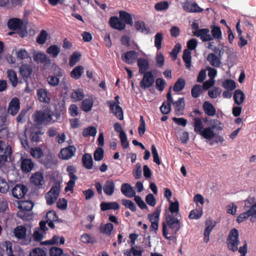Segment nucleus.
Masks as SVG:
<instances>
[{
	"mask_svg": "<svg viewBox=\"0 0 256 256\" xmlns=\"http://www.w3.org/2000/svg\"><path fill=\"white\" fill-rule=\"evenodd\" d=\"M120 18L124 21V23L130 26L133 25V21L132 16L126 11L120 10L119 12Z\"/></svg>",
	"mask_w": 256,
	"mask_h": 256,
	"instance_id": "c85d7f7f",
	"label": "nucleus"
},
{
	"mask_svg": "<svg viewBox=\"0 0 256 256\" xmlns=\"http://www.w3.org/2000/svg\"><path fill=\"white\" fill-rule=\"evenodd\" d=\"M114 229V226L111 222H108L105 224H101L100 226L99 230L100 233L110 236Z\"/></svg>",
	"mask_w": 256,
	"mask_h": 256,
	"instance_id": "f704fd0d",
	"label": "nucleus"
},
{
	"mask_svg": "<svg viewBox=\"0 0 256 256\" xmlns=\"http://www.w3.org/2000/svg\"><path fill=\"white\" fill-rule=\"evenodd\" d=\"M244 212L240 214L237 218L236 221L238 223H240L246 220L250 216H253L256 215V202L250 208Z\"/></svg>",
	"mask_w": 256,
	"mask_h": 256,
	"instance_id": "f8f14e48",
	"label": "nucleus"
},
{
	"mask_svg": "<svg viewBox=\"0 0 256 256\" xmlns=\"http://www.w3.org/2000/svg\"><path fill=\"white\" fill-rule=\"evenodd\" d=\"M169 210L170 214H173L174 216H180L179 212V202L178 200L174 202L170 201Z\"/></svg>",
	"mask_w": 256,
	"mask_h": 256,
	"instance_id": "4c0bfd02",
	"label": "nucleus"
},
{
	"mask_svg": "<svg viewBox=\"0 0 256 256\" xmlns=\"http://www.w3.org/2000/svg\"><path fill=\"white\" fill-rule=\"evenodd\" d=\"M119 96H116L114 98L116 102L113 100L107 102V104L110 106V110L114 115L120 120L124 119V114L122 108L119 106Z\"/></svg>",
	"mask_w": 256,
	"mask_h": 256,
	"instance_id": "20e7f679",
	"label": "nucleus"
},
{
	"mask_svg": "<svg viewBox=\"0 0 256 256\" xmlns=\"http://www.w3.org/2000/svg\"><path fill=\"white\" fill-rule=\"evenodd\" d=\"M34 162L30 158H23L21 160L20 168L22 170L24 173L32 171L34 167Z\"/></svg>",
	"mask_w": 256,
	"mask_h": 256,
	"instance_id": "f3484780",
	"label": "nucleus"
},
{
	"mask_svg": "<svg viewBox=\"0 0 256 256\" xmlns=\"http://www.w3.org/2000/svg\"><path fill=\"white\" fill-rule=\"evenodd\" d=\"M169 4L167 1L160 2L154 5V8L157 11H162L167 10Z\"/></svg>",
	"mask_w": 256,
	"mask_h": 256,
	"instance_id": "0e129e2a",
	"label": "nucleus"
},
{
	"mask_svg": "<svg viewBox=\"0 0 256 256\" xmlns=\"http://www.w3.org/2000/svg\"><path fill=\"white\" fill-rule=\"evenodd\" d=\"M30 256H46V252L41 248H36L30 252Z\"/></svg>",
	"mask_w": 256,
	"mask_h": 256,
	"instance_id": "774afa93",
	"label": "nucleus"
},
{
	"mask_svg": "<svg viewBox=\"0 0 256 256\" xmlns=\"http://www.w3.org/2000/svg\"><path fill=\"white\" fill-rule=\"evenodd\" d=\"M31 155L39 160L42 158L44 152L40 148H32L30 150Z\"/></svg>",
	"mask_w": 256,
	"mask_h": 256,
	"instance_id": "e2e57ef3",
	"label": "nucleus"
},
{
	"mask_svg": "<svg viewBox=\"0 0 256 256\" xmlns=\"http://www.w3.org/2000/svg\"><path fill=\"white\" fill-rule=\"evenodd\" d=\"M109 24L112 28L119 30H123L126 28L125 24L120 20L118 17L114 16L110 18Z\"/></svg>",
	"mask_w": 256,
	"mask_h": 256,
	"instance_id": "6ab92c4d",
	"label": "nucleus"
},
{
	"mask_svg": "<svg viewBox=\"0 0 256 256\" xmlns=\"http://www.w3.org/2000/svg\"><path fill=\"white\" fill-rule=\"evenodd\" d=\"M185 85V80L182 78H179L175 82L173 87V90L176 92H180L184 88Z\"/></svg>",
	"mask_w": 256,
	"mask_h": 256,
	"instance_id": "603ef678",
	"label": "nucleus"
},
{
	"mask_svg": "<svg viewBox=\"0 0 256 256\" xmlns=\"http://www.w3.org/2000/svg\"><path fill=\"white\" fill-rule=\"evenodd\" d=\"M48 34L45 30H42L36 38V42L40 44L45 43L47 38Z\"/></svg>",
	"mask_w": 256,
	"mask_h": 256,
	"instance_id": "680f3d73",
	"label": "nucleus"
},
{
	"mask_svg": "<svg viewBox=\"0 0 256 256\" xmlns=\"http://www.w3.org/2000/svg\"><path fill=\"white\" fill-rule=\"evenodd\" d=\"M181 216H174L173 214H166V221L162 224V234L167 240H171L172 236L176 234L181 227Z\"/></svg>",
	"mask_w": 256,
	"mask_h": 256,
	"instance_id": "f257e3e1",
	"label": "nucleus"
},
{
	"mask_svg": "<svg viewBox=\"0 0 256 256\" xmlns=\"http://www.w3.org/2000/svg\"><path fill=\"white\" fill-rule=\"evenodd\" d=\"M164 39V36L162 32H158L154 36V46L158 50L162 48V42Z\"/></svg>",
	"mask_w": 256,
	"mask_h": 256,
	"instance_id": "6e6d98bb",
	"label": "nucleus"
},
{
	"mask_svg": "<svg viewBox=\"0 0 256 256\" xmlns=\"http://www.w3.org/2000/svg\"><path fill=\"white\" fill-rule=\"evenodd\" d=\"M31 182L36 186H42L44 184L43 174L40 172H36L31 178Z\"/></svg>",
	"mask_w": 256,
	"mask_h": 256,
	"instance_id": "b1692460",
	"label": "nucleus"
},
{
	"mask_svg": "<svg viewBox=\"0 0 256 256\" xmlns=\"http://www.w3.org/2000/svg\"><path fill=\"white\" fill-rule=\"evenodd\" d=\"M14 232L15 236L20 240L25 238L26 235V227L23 226H17L14 229Z\"/></svg>",
	"mask_w": 256,
	"mask_h": 256,
	"instance_id": "cd10ccee",
	"label": "nucleus"
},
{
	"mask_svg": "<svg viewBox=\"0 0 256 256\" xmlns=\"http://www.w3.org/2000/svg\"><path fill=\"white\" fill-rule=\"evenodd\" d=\"M246 98V96L243 92L240 90L238 89L235 90L234 94V102L237 105L242 104Z\"/></svg>",
	"mask_w": 256,
	"mask_h": 256,
	"instance_id": "a878e982",
	"label": "nucleus"
},
{
	"mask_svg": "<svg viewBox=\"0 0 256 256\" xmlns=\"http://www.w3.org/2000/svg\"><path fill=\"white\" fill-rule=\"evenodd\" d=\"M121 192L128 198H132L135 196L136 192L130 184L125 183L121 186Z\"/></svg>",
	"mask_w": 256,
	"mask_h": 256,
	"instance_id": "412c9836",
	"label": "nucleus"
},
{
	"mask_svg": "<svg viewBox=\"0 0 256 256\" xmlns=\"http://www.w3.org/2000/svg\"><path fill=\"white\" fill-rule=\"evenodd\" d=\"M174 106L175 112L176 114H181V112L183 111L184 109L185 103L184 99V98H180L178 100L173 102Z\"/></svg>",
	"mask_w": 256,
	"mask_h": 256,
	"instance_id": "7c9ffc66",
	"label": "nucleus"
},
{
	"mask_svg": "<svg viewBox=\"0 0 256 256\" xmlns=\"http://www.w3.org/2000/svg\"><path fill=\"white\" fill-rule=\"evenodd\" d=\"M226 244L228 248L233 252L238 250L240 254V256H246L248 252L247 243L244 242V246L238 248V245L240 244L239 233L238 230L234 228L230 230L226 240Z\"/></svg>",
	"mask_w": 256,
	"mask_h": 256,
	"instance_id": "f03ea898",
	"label": "nucleus"
},
{
	"mask_svg": "<svg viewBox=\"0 0 256 256\" xmlns=\"http://www.w3.org/2000/svg\"><path fill=\"white\" fill-rule=\"evenodd\" d=\"M34 206V203L32 201L26 200L22 202L19 205L20 210L30 212Z\"/></svg>",
	"mask_w": 256,
	"mask_h": 256,
	"instance_id": "5fc2aeb1",
	"label": "nucleus"
},
{
	"mask_svg": "<svg viewBox=\"0 0 256 256\" xmlns=\"http://www.w3.org/2000/svg\"><path fill=\"white\" fill-rule=\"evenodd\" d=\"M32 72V68L28 64H22L20 68V72L22 77L28 78L30 77Z\"/></svg>",
	"mask_w": 256,
	"mask_h": 256,
	"instance_id": "c9c22d12",
	"label": "nucleus"
},
{
	"mask_svg": "<svg viewBox=\"0 0 256 256\" xmlns=\"http://www.w3.org/2000/svg\"><path fill=\"white\" fill-rule=\"evenodd\" d=\"M136 29L139 32L145 34H150V30L146 26V24L143 21H136L134 24Z\"/></svg>",
	"mask_w": 256,
	"mask_h": 256,
	"instance_id": "e433bc0d",
	"label": "nucleus"
},
{
	"mask_svg": "<svg viewBox=\"0 0 256 256\" xmlns=\"http://www.w3.org/2000/svg\"><path fill=\"white\" fill-rule=\"evenodd\" d=\"M194 130L197 134H200L204 128L202 120L200 118H194Z\"/></svg>",
	"mask_w": 256,
	"mask_h": 256,
	"instance_id": "37998d69",
	"label": "nucleus"
},
{
	"mask_svg": "<svg viewBox=\"0 0 256 256\" xmlns=\"http://www.w3.org/2000/svg\"><path fill=\"white\" fill-rule=\"evenodd\" d=\"M84 68L82 66H78L75 67L72 71L70 76L72 78L76 80L80 78L84 73Z\"/></svg>",
	"mask_w": 256,
	"mask_h": 256,
	"instance_id": "c03bdc74",
	"label": "nucleus"
},
{
	"mask_svg": "<svg viewBox=\"0 0 256 256\" xmlns=\"http://www.w3.org/2000/svg\"><path fill=\"white\" fill-rule=\"evenodd\" d=\"M82 162L84 166L88 170L92 168L93 160L92 156L89 154H85L82 156Z\"/></svg>",
	"mask_w": 256,
	"mask_h": 256,
	"instance_id": "c756f323",
	"label": "nucleus"
},
{
	"mask_svg": "<svg viewBox=\"0 0 256 256\" xmlns=\"http://www.w3.org/2000/svg\"><path fill=\"white\" fill-rule=\"evenodd\" d=\"M104 156V151L102 148H98L94 154V160L96 161L102 160Z\"/></svg>",
	"mask_w": 256,
	"mask_h": 256,
	"instance_id": "69168bd1",
	"label": "nucleus"
},
{
	"mask_svg": "<svg viewBox=\"0 0 256 256\" xmlns=\"http://www.w3.org/2000/svg\"><path fill=\"white\" fill-rule=\"evenodd\" d=\"M12 196L18 199L24 197L28 192L27 187L23 184H16L12 190Z\"/></svg>",
	"mask_w": 256,
	"mask_h": 256,
	"instance_id": "6e6552de",
	"label": "nucleus"
},
{
	"mask_svg": "<svg viewBox=\"0 0 256 256\" xmlns=\"http://www.w3.org/2000/svg\"><path fill=\"white\" fill-rule=\"evenodd\" d=\"M123 254L124 256H142V250H136L134 247L132 246L130 249L124 250Z\"/></svg>",
	"mask_w": 256,
	"mask_h": 256,
	"instance_id": "79ce46f5",
	"label": "nucleus"
},
{
	"mask_svg": "<svg viewBox=\"0 0 256 256\" xmlns=\"http://www.w3.org/2000/svg\"><path fill=\"white\" fill-rule=\"evenodd\" d=\"M34 60L37 63L44 64L45 65H50L51 60L50 57L42 52H36L33 56Z\"/></svg>",
	"mask_w": 256,
	"mask_h": 256,
	"instance_id": "2eb2a0df",
	"label": "nucleus"
},
{
	"mask_svg": "<svg viewBox=\"0 0 256 256\" xmlns=\"http://www.w3.org/2000/svg\"><path fill=\"white\" fill-rule=\"evenodd\" d=\"M80 57L81 54L79 52H74L70 58V66H72L76 64V63L80 61Z\"/></svg>",
	"mask_w": 256,
	"mask_h": 256,
	"instance_id": "4d7b16f0",
	"label": "nucleus"
},
{
	"mask_svg": "<svg viewBox=\"0 0 256 256\" xmlns=\"http://www.w3.org/2000/svg\"><path fill=\"white\" fill-rule=\"evenodd\" d=\"M207 60L214 67L218 68L220 65V58L213 53L208 54L207 56Z\"/></svg>",
	"mask_w": 256,
	"mask_h": 256,
	"instance_id": "473e14b6",
	"label": "nucleus"
},
{
	"mask_svg": "<svg viewBox=\"0 0 256 256\" xmlns=\"http://www.w3.org/2000/svg\"><path fill=\"white\" fill-rule=\"evenodd\" d=\"M200 134L205 139L212 140L216 136V133L208 126L205 128Z\"/></svg>",
	"mask_w": 256,
	"mask_h": 256,
	"instance_id": "2f4dec72",
	"label": "nucleus"
},
{
	"mask_svg": "<svg viewBox=\"0 0 256 256\" xmlns=\"http://www.w3.org/2000/svg\"><path fill=\"white\" fill-rule=\"evenodd\" d=\"M194 36L200 37V40L204 42H210L213 40L212 36L210 34L208 28H201L193 32Z\"/></svg>",
	"mask_w": 256,
	"mask_h": 256,
	"instance_id": "9b49d317",
	"label": "nucleus"
},
{
	"mask_svg": "<svg viewBox=\"0 0 256 256\" xmlns=\"http://www.w3.org/2000/svg\"><path fill=\"white\" fill-rule=\"evenodd\" d=\"M206 228L204 231V242L208 243L210 240L209 236L212 230L216 226V223L214 222L210 219H208L205 222Z\"/></svg>",
	"mask_w": 256,
	"mask_h": 256,
	"instance_id": "a211bd4d",
	"label": "nucleus"
},
{
	"mask_svg": "<svg viewBox=\"0 0 256 256\" xmlns=\"http://www.w3.org/2000/svg\"><path fill=\"white\" fill-rule=\"evenodd\" d=\"M76 152V148L74 146H69L67 148L61 150L59 156L63 160H68L74 156Z\"/></svg>",
	"mask_w": 256,
	"mask_h": 256,
	"instance_id": "ddd939ff",
	"label": "nucleus"
},
{
	"mask_svg": "<svg viewBox=\"0 0 256 256\" xmlns=\"http://www.w3.org/2000/svg\"><path fill=\"white\" fill-rule=\"evenodd\" d=\"M34 122L38 125H49L54 122L52 118V112L49 108L42 110H37L33 115Z\"/></svg>",
	"mask_w": 256,
	"mask_h": 256,
	"instance_id": "7ed1b4c3",
	"label": "nucleus"
},
{
	"mask_svg": "<svg viewBox=\"0 0 256 256\" xmlns=\"http://www.w3.org/2000/svg\"><path fill=\"white\" fill-rule=\"evenodd\" d=\"M36 96L40 102L48 104L50 100V93L44 88L38 90Z\"/></svg>",
	"mask_w": 256,
	"mask_h": 256,
	"instance_id": "dca6fc26",
	"label": "nucleus"
},
{
	"mask_svg": "<svg viewBox=\"0 0 256 256\" xmlns=\"http://www.w3.org/2000/svg\"><path fill=\"white\" fill-rule=\"evenodd\" d=\"M102 188L106 195L112 196L114 194L115 189L114 182L111 180H106Z\"/></svg>",
	"mask_w": 256,
	"mask_h": 256,
	"instance_id": "5701e85b",
	"label": "nucleus"
},
{
	"mask_svg": "<svg viewBox=\"0 0 256 256\" xmlns=\"http://www.w3.org/2000/svg\"><path fill=\"white\" fill-rule=\"evenodd\" d=\"M182 7L185 11L188 12H200L203 11V9L196 3H191L188 1L183 2Z\"/></svg>",
	"mask_w": 256,
	"mask_h": 256,
	"instance_id": "4468645a",
	"label": "nucleus"
},
{
	"mask_svg": "<svg viewBox=\"0 0 256 256\" xmlns=\"http://www.w3.org/2000/svg\"><path fill=\"white\" fill-rule=\"evenodd\" d=\"M12 149L10 146H8L4 152L3 154L0 156V168L8 160V158L11 156Z\"/></svg>",
	"mask_w": 256,
	"mask_h": 256,
	"instance_id": "72a5a7b5",
	"label": "nucleus"
},
{
	"mask_svg": "<svg viewBox=\"0 0 256 256\" xmlns=\"http://www.w3.org/2000/svg\"><path fill=\"white\" fill-rule=\"evenodd\" d=\"M160 208L156 207L154 211L152 214H148V217L150 222H159V217L160 216Z\"/></svg>",
	"mask_w": 256,
	"mask_h": 256,
	"instance_id": "49530a36",
	"label": "nucleus"
},
{
	"mask_svg": "<svg viewBox=\"0 0 256 256\" xmlns=\"http://www.w3.org/2000/svg\"><path fill=\"white\" fill-rule=\"evenodd\" d=\"M22 24V22L18 18H12L8 22V27L10 30H16L20 29Z\"/></svg>",
	"mask_w": 256,
	"mask_h": 256,
	"instance_id": "4be33fe9",
	"label": "nucleus"
},
{
	"mask_svg": "<svg viewBox=\"0 0 256 256\" xmlns=\"http://www.w3.org/2000/svg\"><path fill=\"white\" fill-rule=\"evenodd\" d=\"M20 109V102L19 99L16 97L12 98L8 106V112L14 116L18 113Z\"/></svg>",
	"mask_w": 256,
	"mask_h": 256,
	"instance_id": "9d476101",
	"label": "nucleus"
},
{
	"mask_svg": "<svg viewBox=\"0 0 256 256\" xmlns=\"http://www.w3.org/2000/svg\"><path fill=\"white\" fill-rule=\"evenodd\" d=\"M138 54L135 50H130L121 54L122 60L126 63L131 64L135 62Z\"/></svg>",
	"mask_w": 256,
	"mask_h": 256,
	"instance_id": "1a4fd4ad",
	"label": "nucleus"
},
{
	"mask_svg": "<svg viewBox=\"0 0 256 256\" xmlns=\"http://www.w3.org/2000/svg\"><path fill=\"white\" fill-rule=\"evenodd\" d=\"M138 66L139 68V73L143 74L148 72L150 68V64L147 59L139 58L138 60Z\"/></svg>",
	"mask_w": 256,
	"mask_h": 256,
	"instance_id": "aec40b11",
	"label": "nucleus"
},
{
	"mask_svg": "<svg viewBox=\"0 0 256 256\" xmlns=\"http://www.w3.org/2000/svg\"><path fill=\"white\" fill-rule=\"evenodd\" d=\"M84 95L82 90L78 89L72 94V98L74 101H79L83 100Z\"/></svg>",
	"mask_w": 256,
	"mask_h": 256,
	"instance_id": "bf43d9fd",
	"label": "nucleus"
},
{
	"mask_svg": "<svg viewBox=\"0 0 256 256\" xmlns=\"http://www.w3.org/2000/svg\"><path fill=\"white\" fill-rule=\"evenodd\" d=\"M222 86L226 90L232 91L236 88V84L234 80L228 79L222 83Z\"/></svg>",
	"mask_w": 256,
	"mask_h": 256,
	"instance_id": "de8ad7c7",
	"label": "nucleus"
},
{
	"mask_svg": "<svg viewBox=\"0 0 256 256\" xmlns=\"http://www.w3.org/2000/svg\"><path fill=\"white\" fill-rule=\"evenodd\" d=\"M60 186L56 184L52 187L50 190L46 194L45 198L46 204L48 205H52L57 200L60 192Z\"/></svg>",
	"mask_w": 256,
	"mask_h": 256,
	"instance_id": "39448f33",
	"label": "nucleus"
},
{
	"mask_svg": "<svg viewBox=\"0 0 256 256\" xmlns=\"http://www.w3.org/2000/svg\"><path fill=\"white\" fill-rule=\"evenodd\" d=\"M182 59L185 62L186 68H190L191 66V52L188 50L185 49L183 52Z\"/></svg>",
	"mask_w": 256,
	"mask_h": 256,
	"instance_id": "09e8293b",
	"label": "nucleus"
},
{
	"mask_svg": "<svg viewBox=\"0 0 256 256\" xmlns=\"http://www.w3.org/2000/svg\"><path fill=\"white\" fill-rule=\"evenodd\" d=\"M8 78L10 82L12 85L14 87H16L18 83V79L16 72L14 70H8L7 71Z\"/></svg>",
	"mask_w": 256,
	"mask_h": 256,
	"instance_id": "a19ab883",
	"label": "nucleus"
},
{
	"mask_svg": "<svg viewBox=\"0 0 256 256\" xmlns=\"http://www.w3.org/2000/svg\"><path fill=\"white\" fill-rule=\"evenodd\" d=\"M202 92V86L200 84H196L191 90V94L192 97L197 98L200 96Z\"/></svg>",
	"mask_w": 256,
	"mask_h": 256,
	"instance_id": "13d9d810",
	"label": "nucleus"
},
{
	"mask_svg": "<svg viewBox=\"0 0 256 256\" xmlns=\"http://www.w3.org/2000/svg\"><path fill=\"white\" fill-rule=\"evenodd\" d=\"M142 74V78L140 83V86L145 90L153 86L154 83V77L152 72L148 71Z\"/></svg>",
	"mask_w": 256,
	"mask_h": 256,
	"instance_id": "0eeeda50",
	"label": "nucleus"
},
{
	"mask_svg": "<svg viewBox=\"0 0 256 256\" xmlns=\"http://www.w3.org/2000/svg\"><path fill=\"white\" fill-rule=\"evenodd\" d=\"M202 108L204 113L208 116H214L216 114V110L215 108L209 102H204L203 103Z\"/></svg>",
	"mask_w": 256,
	"mask_h": 256,
	"instance_id": "393cba45",
	"label": "nucleus"
},
{
	"mask_svg": "<svg viewBox=\"0 0 256 256\" xmlns=\"http://www.w3.org/2000/svg\"><path fill=\"white\" fill-rule=\"evenodd\" d=\"M2 248L8 256H14L12 249V244L10 242H4L2 244Z\"/></svg>",
	"mask_w": 256,
	"mask_h": 256,
	"instance_id": "052dcab7",
	"label": "nucleus"
},
{
	"mask_svg": "<svg viewBox=\"0 0 256 256\" xmlns=\"http://www.w3.org/2000/svg\"><path fill=\"white\" fill-rule=\"evenodd\" d=\"M39 162L47 168H52L58 164L56 158L51 152H49L47 154H44Z\"/></svg>",
	"mask_w": 256,
	"mask_h": 256,
	"instance_id": "423d86ee",
	"label": "nucleus"
},
{
	"mask_svg": "<svg viewBox=\"0 0 256 256\" xmlns=\"http://www.w3.org/2000/svg\"><path fill=\"white\" fill-rule=\"evenodd\" d=\"M93 100L92 98H88L84 100L82 102V108L83 111L88 112L93 106Z\"/></svg>",
	"mask_w": 256,
	"mask_h": 256,
	"instance_id": "a18cd8bd",
	"label": "nucleus"
},
{
	"mask_svg": "<svg viewBox=\"0 0 256 256\" xmlns=\"http://www.w3.org/2000/svg\"><path fill=\"white\" fill-rule=\"evenodd\" d=\"M209 126L214 130H221L223 128L222 123L217 119L211 120L209 122Z\"/></svg>",
	"mask_w": 256,
	"mask_h": 256,
	"instance_id": "3c124183",
	"label": "nucleus"
},
{
	"mask_svg": "<svg viewBox=\"0 0 256 256\" xmlns=\"http://www.w3.org/2000/svg\"><path fill=\"white\" fill-rule=\"evenodd\" d=\"M160 112L164 114H169L171 110V104L164 101L160 107Z\"/></svg>",
	"mask_w": 256,
	"mask_h": 256,
	"instance_id": "338daca9",
	"label": "nucleus"
},
{
	"mask_svg": "<svg viewBox=\"0 0 256 256\" xmlns=\"http://www.w3.org/2000/svg\"><path fill=\"white\" fill-rule=\"evenodd\" d=\"M122 204L126 208H128L132 212H135L136 210V205L131 200L122 199Z\"/></svg>",
	"mask_w": 256,
	"mask_h": 256,
	"instance_id": "864d4df0",
	"label": "nucleus"
},
{
	"mask_svg": "<svg viewBox=\"0 0 256 256\" xmlns=\"http://www.w3.org/2000/svg\"><path fill=\"white\" fill-rule=\"evenodd\" d=\"M202 214V206H198L194 210L190 211L188 218L190 219H198Z\"/></svg>",
	"mask_w": 256,
	"mask_h": 256,
	"instance_id": "ea45409f",
	"label": "nucleus"
},
{
	"mask_svg": "<svg viewBox=\"0 0 256 256\" xmlns=\"http://www.w3.org/2000/svg\"><path fill=\"white\" fill-rule=\"evenodd\" d=\"M100 208L102 211L109 210H116L120 208V206L117 202H102L100 204Z\"/></svg>",
	"mask_w": 256,
	"mask_h": 256,
	"instance_id": "bb28decb",
	"label": "nucleus"
},
{
	"mask_svg": "<svg viewBox=\"0 0 256 256\" xmlns=\"http://www.w3.org/2000/svg\"><path fill=\"white\" fill-rule=\"evenodd\" d=\"M97 132L96 128L93 126H90L84 129L82 134L84 137L89 136H94Z\"/></svg>",
	"mask_w": 256,
	"mask_h": 256,
	"instance_id": "8fccbe9b",
	"label": "nucleus"
},
{
	"mask_svg": "<svg viewBox=\"0 0 256 256\" xmlns=\"http://www.w3.org/2000/svg\"><path fill=\"white\" fill-rule=\"evenodd\" d=\"M60 52V48L55 44L50 46L46 50V52L52 58H56Z\"/></svg>",
	"mask_w": 256,
	"mask_h": 256,
	"instance_id": "58836bf2",
	"label": "nucleus"
}]
</instances>
